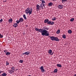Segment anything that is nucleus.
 Returning a JSON list of instances; mask_svg holds the SVG:
<instances>
[{
  "label": "nucleus",
  "instance_id": "42",
  "mask_svg": "<svg viewBox=\"0 0 76 76\" xmlns=\"http://www.w3.org/2000/svg\"><path fill=\"white\" fill-rule=\"evenodd\" d=\"M55 0V1H56V0Z\"/></svg>",
  "mask_w": 76,
  "mask_h": 76
},
{
  "label": "nucleus",
  "instance_id": "5",
  "mask_svg": "<svg viewBox=\"0 0 76 76\" xmlns=\"http://www.w3.org/2000/svg\"><path fill=\"white\" fill-rule=\"evenodd\" d=\"M39 69L41 70V72H42V73H44L45 70L44 69V66H41L40 68Z\"/></svg>",
  "mask_w": 76,
  "mask_h": 76
},
{
  "label": "nucleus",
  "instance_id": "19",
  "mask_svg": "<svg viewBox=\"0 0 76 76\" xmlns=\"http://www.w3.org/2000/svg\"><path fill=\"white\" fill-rule=\"evenodd\" d=\"M48 53H49V54H51V53H52V50L51 49L49 50Z\"/></svg>",
  "mask_w": 76,
  "mask_h": 76
},
{
  "label": "nucleus",
  "instance_id": "25",
  "mask_svg": "<svg viewBox=\"0 0 76 76\" xmlns=\"http://www.w3.org/2000/svg\"><path fill=\"white\" fill-rule=\"evenodd\" d=\"M53 5V3L52 2H50L48 4V5L49 6H51Z\"/></svg>",
  "mask_w": 76,
  "mask_h": 76
},
{
  "label": "nucleus",
  "instance_id": "12",
  "mask_svg": "<svg viewBox=\"0 0 76 76\" xmlns=\"http://www.w3.org/2000/svg\"><path fill=\"white\" fill-rule=\"evenodd\" d=\"M61 1L62 3H65L66 2H67V0H61Z\"/></svg>",
  "mask_w": 76,
  "mask_h": 76
},
{
  "label": "nucleus",
  "instance_id": "37",
  "mask_svg": "<svg viewBox=\"0 0 76 76\" xmlns=\"http://www.w3.org/2000/svg\"><path fill=\"white\" fill-rule=\"evenodd\" d=\"M6 52H7V50H6L4 51V52L5 53H6Z\"/></svg>",
  "mask_w": 76,
  "mask_h": 76
},
{
  "label": "nucleus",
  "instance_id": "30",
  "mask_svg": "<svg viewBox=\"0 0 76 76\" xmlns=\"http://www.w3.org/2000/svg\"><path fill=\"white\" fill-rule=\"evenodd\" d=\"M60 32V30H59L56 32V34H59Z\"/></svg>",
  "mask_w": 76,
  "mask_h": 76
},
{
  "label": "nucleus",
  "instance_id": "33",
  "mask_svg": "<svg viewBox=\"0 0 76 76\" xmlns=\"http://www.w3.org/2000/svg\"><path fill=\"white\" fill-rule=\"evenodd\" d=\"M16 22L17 23H19L20 21L19 20H17L16 21Z\"/></svg>",
  "mask_w": 76,
  "mask_h": 76
},
{
  "label": "nucleus",
  "instance_id": "13",
  "mask_svg": "<svg viewBox=\"0 0 76 76\" xmlns=\"http://www.w3.org/2000/svg\"><path fill=\"white\" fill-rule=\"evenodd\" d=\"M57 66L58 67H62L61 65L59 64H57Z\"/></svg>",
  "mask_w": 76,
  "mask_h": 76
},
{
  "label": "nucleus",
  "instance_id": "18",
  "mask_svg": "<svg viewBox=\"0 0 76 76\" xmlns=\"http://www.w3.org/2000/svg\"><path fill=\"white\" fill-rule=\"evenodd\" d=\"M7 75V74H6V73H4L1 75L2 76H6Z\"/></svg>",
  "mask_w": 76,
  "mask_h": 76
},
{
  "label": "nucleus",
  "instance_id": "7",
  "mask_svg": "<svg viewBox=\"0 0 76 76\" xmlns=\"http://www.w3.org/2000/svg\"><path fill=\"white\" fill-rule=\"evenodd\" d=\"M30 53H31V52L28 51L23 53V55H27V56H28V55H29L30 54Z\"/></svg>",
  "mask_w": 76,
  "mask_h": 76
},
{
  "label": "nucleus",
  "instance_id": "16",
  "mask_svg": "<svg viewBox=\"0 0 76 76\" xmlns=\"http://www.w3.org/2000/svg\"><path fill=\"white\" fill-rule=\"evenodd\" d=\"M68 34H72V30H69L68 31Z\"/></svg>",
  "mask_w": 76,
  "mask_h": 76
},
{
  "label": "nucleus",
  "instance_id": "40",
  "mask_svg": "<svg viewBox=\"0 0 76 76\" xmlns=\"http://www.w3.org/2000/svg\"><path fill=\"white\" fill-rule=\"evenodd\" d=\"M52 54H53V53H52L51 54V55H52Z\"/></svg>",
  "mask_w": 76,
  "mask_h": 76
},
{
  "label": "nucleus",
  "instance_id": "27",
  "mask_svg": "<svg viewBox=\"0 0 76 76\" xmlns=\"http://www.w3.org/2000/svg\"><path fill=\"white\" fill-rule=\"evenodd\" d=\"M45 6V4H41V5L40 6V7H43Z\"/></svg>",
  "mask_w": 76,
  "mask_h": 76
},
{
  "label": "nucleus",
  "instance_id": "4",
  "mask_svg": "<svg viewBox=\"0 0 76 76\" xmlns=\"http://www.w3.org/2000/svg\"><path fill=\"white\" fill-rule=\"evenodd\" d=\"M50 38L52 41H57V42H58L60 41V39H58V38L57 37L52 36L50 37Z\"/></svg>",
  "mask_w": 76,
  "mask_h": 76
},
{
  "label": "nucleus",
  "instance_id": "14",
  "mask_svg": "<svg viewBox=\"0 0 76 76\" xmlns=\"http://www.w3.org/2000/svg\"><path fill=\"white\" fill-rule=\"evenodd\" d=\"M13 27L14 28H16L18 26V24L17 23H15L13 25Z\"/></svg>",
  "mask_w": 76,
  "mask_h": 76
},
{
  "label": "nucleus",
  "instance_id": "38",
  "mask_svg": "<svg viewBox=\"0 0 76 76\" xmlns=\"http://www.w3.org/2000/svg\"><path fill=\"white\" fill-rule=\"evenodd\" d=\"M6 1H7L6 0H5V1H3V2H6Z\"/></svg>",
  "mask_w": 76,
  "mask_h": 76
},
{
  "label": "nucleus",
  "instance_id": "35",
  "mask_svg": "<svg viewBox=\"0 0 76 76\" xmlns=\"http://www.w3.org/2000/svg\"><path fill=\"white\" fill-rule=\"evenodd\" d=\"M2 22H3V19H1V20H0V23H1Z\"/></svg>",
  "mask_w": 76,
  "mask_h": 76
},
{
  "label": "nucleus",
  "instance_id": "8",
  "mask_svg": "<svg viewBox=\"0 0 76 76\" xmlns=\"http://www.w3.org/2000/svg\"><path fill=\"white\" fill-rule=\"evenodd\" d=\"M8 72L10 74H12V73H13L15 72V71H14L12 70V69L9 70Z\"/></svg>",
  "mask_w": 76,
  "mask_h": 76
},
{
  "label": "nucleus",
  "instance_id": "10",
  "mask_svg": "<svg viewBox=\"0 0 76 76\" xmlns=\"http://www.w3.org/2000/svg\"><path fill=\"white\" fill-rule=\"evenodd\" d=\"M58 8L59 9H61L63 8V5H60L58 6Z\"/></svg>",
  "mask_w": 76,
  "mask_h": 76
},
{
  "label": "nucleus",
  "instance_id": "2",
  "mask_svg": "<svg viewBox=\"0 0 76 76\" xmlns=\"http://www.w3.org/2000/svg\"><path fill=\"white\" fill-rule=\"evenodd\" d=\"M32 8H31L29 7H28L25 10V12L26 14H29V15H30L32 14Z\"/></svg>",
  "mask_w": 76,
  "mask_h": 76
},
{
  "label": "nucleus",
  "instance_id": "29",
  "mask_svg": "<svg viewBox=\"0 0 76 76\" xmlns=\"http://www.w3.org/2000/svg\"><path fill=\"white\" fill-rule=\"evenodd\" d=\"M23 17L24 18V19H26V15H23Z\"/></svg>",
  "mask_w": 76,
  "mask_h": 76
},
{
  "label": "nucleus",
  "instance_id": "26",
  "mask_svg": "<svg viewBox=\"0 0 76 76\" xmlns=\"http://www.w3.org/2000/svg\"><path fill=\"white\" fill-rule=\"evenodd\" d=\"M23 60H20L19 61V63H23Z\"/></svg>",
  "mask_w": 76,
  "mask_h": 76
},
{
  "label": "nucleus",
  "instance_id": "1",
  "mask_svg": "<svg viewBox=\"0 0 76 76\" xmlns=\"http://www.w3.org/2000/svg\"><path fill=\"white\" fill-rule=\"evenodd\" d=\"M40 32L42 33V35L49 36V33H47L48 32V31H46L45 29H42V28Z\"/></svg>",
  "mask_w": 76,
  "mask_h": 76
},
{
  "label": "nucleus",
  "instance_id": "32",
  "mask_svg": "<svg viewBox=\"0 0 76 76\" xmlns=\"http://www.w3.org/2000/svg\"><path fill=\"white\" fill-rule=\"evenodd\" d=\"M52 20H56V17H54L52 19Z\"/></svg>",
  "mask_w": 76,
  "mask_h": 76
},
{
  "label": "nucleus",
  "instance_id": "3",
  "mask_svg": "<svg viewBox=\"0 0 76 76\" xmlns=\"http://www.w3.org/2000/svg\"><path fill=\"white\" fill-rule=\"evenodd\" d=\"M44 23H47L48 25H53L54 24V22H52L51 21H49L48 19H46L44 20Z\"/></svg>",
  "mask_w": 76,
  "mask_h": 76
},
{
  "label": "nucleus",
  "instance_id": "41",
  "mask_svg": "<svg viewBox=\"0 0 76 76\" xmlns=\"http://www.w3.org/2000/svg\"><path fill=\"white\" fill-rule=\"evenodd\" d=\"M53 0V1H55V0Z\"/></svg>",
  "mask_w": 76,
  "mask_h": 76
},
{
  "label": "nucleus",
  "instance_id": "20",
  "mask_svg": "<svg viewBox=\"0 0 76 76\" xmlns=\"http://www.w3.org/2000/svg\"><path fill=\"white\" fill-rule=\"evenodd\" d=\"M57 72H58V69H55L53 71V72H54V73H57Z\"/></svg>",
  "mask_w": 76,
  "mask_h": 76
},
{
  "label": "nucleus",
  "instance_id": "21",
  "mask_svg": "<svg viewBox=\"0 0 76 76\" xmlns=\"http://www.w3.org/2000/svg\"><path fill=\"white\" fill-rule=\"evenodd\" d=\"M10 53L9 52H7V53H6V56H9V55H10Z\"/></svg>",
  "mask_w": 76,
  "mask_h": 76
},
{
  "label": "nucleus",
  "instance_id": "9",
  "mask_svg": "<svg viewBox=\"0 0 76 76\" xmlns=\"http://www.w3.org/2000/svg\"><path fill=\"white\" fill-rule=\"evenodd\" d=\"M42 28L39 29L37 28H35V30L36 31H37L38 32H40L41 31V30Z\"/></svg>",
  "mask_w": 76,
  "mask_h": 76
},
{
  "label": "nucleus",
  "instance_id": "39",
  "mask_svg": "<svg viewBox=\"0 0 76 76\" xmlns=\"http://www.w3.org/2000/svg\"><path fill=\"white\" fill-rule=\"evenodd\" d=\"M74 76H76V74H75V75H74Z\"/></svg>",
  "mask_w": 76,
  "mask_h": 76
},
{
  "label": "nucleus",
  "instance_id": "11",
  "mask_svg": "<svg viewBox=\"0 0 76 76\" xmlns=\"http://www.w3.org/2000/svg\"><path fill=\"white\" fill-rule=\"evenodd\" d=\"M43 29H45V30H46V31H48V30L49 29V28H48L46 26L44 27H43Z\"/></svg>",
  "mask_w": 76,
  "mask_h": 76
},
{
  "label": "nucleus",
  "instance_id": "34",
  "mask_svg": "<svg viewBox=\"0 0 76 76\" xmlns=\"http://www.w3.org/2000/svg\"><path fill=\"white\" fill-rule=\"evenodd\" d=\"M6 65L7 66V65H9V63L7 61L6 62Z\"/></svg>",
  "mask_w": 76,
  "mask_h": 76
},
{
  "label": "nucleus",
  "instance_id": "36",
  "mask_svg": "<svg viewBox=\"0 0 76 76\" xmlns=\"http://www.w3.org/2000/svg\"><path fill=\"white\" fill-rule=\"evenodd\" d=\"M2 72L3 71H2L0 70V74H1Z\"/></svg>",
  "mask_w": 76,
  "mask_h": 76
},
{
  "label": "nucleus",
  "instance_id": "6",
  "mask_svg": "<svg viewBox=\"0 0 76 76\" xmlns=\"http://www.w3.org/2000/svg\"><path fill=\"white\" fill-rule=\"evenodd\" d=\"M36 10L38 12V11H39V10H40V7H41L39 6V4H37L36 5Z\"/></svg>",
  "mask_w": 76,
  "mask_h": 76
},
{
  "label": "nucleus",
  "instance_id": "17",
  "mask_svg": "<svg viewBox=\"0 0 76 76\" xmlns=\"http://www.w3.org/2000/svg\"><path fill=\"white\" fill-rule=\"evenodd\" d=\"M42 1L41 4H45V2L44 0H42Z\"/></svg>",
  "mask_w": 76,
  "mask_h": 76
},
{
  "label": "nucleus",
  "instance_id": "31",
  "mask_svg": "<svg viewBox=\"0 0 76 76\" xmlns=\"http://www.w3.org/2000/svg\"><path fill=\"white\" fill-rule=\"evenodd\" d=\"M3 37V35H1V34L0 33V38H2Z\"/></svg>",
  "mask_w": 76,
  "mask_h": 76
},
{
  "label": "nucleus",
  "instance_id": "15",
  "mask_svg": "<svg viewBox=\"0 0 76 76\" xmlns=\"http://www.w3.org/2000/svg\"><path fill=\"white\" fill-rule=\"evenodd\" d=\"M19 21L20 22H22L23 21V19L22 18H20Z\"/></svg>",
  "mask_w": 76,
  "mask_h": 76
},
{
  "label": "nucleus",
  "instance_id": "23",
  "mask_svg": "<svg viewBox=\"0 0 76 76\" xmlns=\"http://www.w3.org/2000/svg\"><path fill=\"white\" fill-rule=\"evenodd\" d=\"M11 69L12 70L14 71V70H15V67H12L11 68Z\"/></svg>",
  "mask_w": 76,
  "mask_h": 76
},
{
  "label": "nucleus",
  "instance_id": "24",
  "mask_svg": "<svg viewBox=\"0 0 76 76\" xmlns=\"http://www.w3.org/2000/svg\"><path fill=\"white\" fill-rule=\"evenodd\" d=\"M74 20H75V18H71L70 19V21L71 22H73V21H74Z\"/></svg>",
  "mask_w": 76,
  "mask_h": 76
},
{
  "label": "nucleus",
  "instance_id": "22",
  "mask_svg": "<svg viewBox=\"0 0 76 76\" xmlns=\"http://www.w3.org/2000/svg\"><path fill=\"white\" fill-rule=\"evenodd\" d=\"M62 38H64V39H65V38H66V35L64 34L62 35Z\"/></svg>",
  "mask_w": 76,
  "mask_h": 76
},
{
  "label": "nucleus",
  "instance_id": "28",
  "mask_svg": "<svg viewBox=\"0 0 76 76\" xmlns=\"http://www.w3.org/2000/svg\"><path fill=\"white\" fill-rule=\"evenodd\" d=\"M13 20H12V19L11 18L9 20V22H10V23H12Z\"/></svg>",
  "mask_w": 76,
  "mask_h": 76
}]
</instances>
